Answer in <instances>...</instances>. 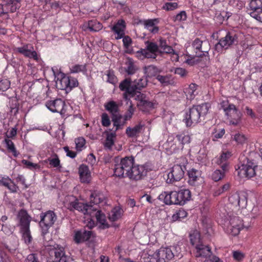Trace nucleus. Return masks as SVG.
Here are the masks:
<instances>
[{
    "mask_svg": "<svg viewBox=\"0 0 262 262\" xmlns=\"http://www.w3.org/2000/svg\"><path fill=\"white\" fill-rule=\"evenodd\" d=\"M209 108V104L203 103L201 105L193 106L189 112L186 113L184 121L187 126L194 125L199 122L202 118L207 114Z\"/></svg>",
    "mask_w": 262,
    "mask_h": 262,
    "instance_id": "nucleus-1",
    "label": "nucleus"
},
{
    "mask_svg": "<svg viewBox=\"0 0 262 262\" xmlns=\"http://www.w3.org/2000/svg\"><path fill=\"white\" fill-rule=\"evenodd\" d=\"M241 165L238 166L237 174L241 178H251L256 175L257 165L253 160H250L244 156L239 158Z\"/></svg>",
    "mask_w": 262,
    "mask_h": 262,
    "instance_id": "nucleus-2",
    "label": "nucleus"
},
{
    "mask_svg": "<svg viewBox=\"0 0 262 262\" xmlns=\"http://www.w3.org/2000/svg\"><path fill=\"white\" fill-rule=\"evenodd\" d=\"M116 162L119 163L115 165L114 174L119 178L128 177L134 167V158L132 156L125 157L120 159L117 158Z\"/></svg>",
    "mask_w": 262,
    "mask_h": 262,
    "instance_id": "nucleus-3",
    "label": "nucleus"
},
{
    "mask_svg": "<svg viewBox=\"0 0 262 262\" xmlns=\"http://www.w3.org/2000/svg\"><path fill=\"white\" fill-rule=\"evenodd\" d=\"M17 218L19 221L20 230L25 243L30 244L32 241V236L29 229L30 217L26 210L21 209L18 213Z\"/></svg>",
    "mask_w": 262,
    "mask_h": 262,
    "instance_id": "nucleus-4",
    "label": "nucleus"
},
{
    "mask_svg": "<svg viewBox=\"0 0 262 262\" xmlns=\"http://www.w3.org/2000/svg\"><path fill=\"white\" fill-rule=\"evenodd\" d=\"M56 220L57 216L53 211L49 210L40 214L39 225L42 229L43 238L45 234L48 233L49 229L53 225Z\"/></svg>",
    "mask_w": 262,
    "mask_h": 262,
    "instance_id": "nucleus-5",
    "label": "nucleus"
},
{
    "mask_svg": "<svg viewBox=\"0 0 262 262\" xmlns=\"http://www.w3.org/2000/svg\"><path fill=\"white\" fill-rule=\"evenodd\" d=\"M104 106L106 110L112 114V121L114 123V125L116 126L115 131H116L120 126L124 124V122H121L122 117L119 112V106L116 102L111 101L106 103Z\"/></svg>",
    "mask_w": 262,
    "mask_h": 262,
    "instance_id": "nucleus-6",
    "label": "nucleus"
},
{
    "mask_svg": "<svg viewBox=\"0 0 262 262\" xmlns=\"http://www.w3.org/2000/svg\"><path fill=\"white\" fill-rule=\"evenodd\" d=\"M60 78L56 81V85L61 90H66L67 92L78 86V82L77 79L66 75L64 73L60 74Z\"/></svg>",
    "mask_w": 262,
    "mask_h": 262,
    "instance_id": "nucleus-7",
    "label": "nucleus"
},
{
    "mask_svg": "<svg viewBox=\"0 0 262 262\" xmlns=\"http://www.w3.org/2000/svg\"><path fill=\"white\" fill-rule=\"evenodd\" d=\"M223 110L227 116L230 124L238 125L241 122L242 113L233 104H229L227 107L223 106Z\"/></svg>",
    "mask_w": 262,
    "mask_h": 262,
    "instance_id": "nucleus-8",
    "label": "nucleus"
},
{
    "mask_svg": "<svg viewBox=\"0 0 262 262\" xmlns=\"http://www.w3.org/2000/svg\"><path fill=\"white\" fill-rule=\"evenodd\" d=\"M48 250L50 255L52 257V262H68V258L62 247L58 245L49 246Z\"/></svg>",
    "mask_w": 262,
    "mask_h": 262,
    "instance_id": "nucleus-9",
    "label": "nucleus"
},
{
    "mask_svg": "<svg viewBox=\"0 0 262 262\" xmlns=\"http://www.w3.org/2000/svg\"><path fill=\"white\" fill-rule=\"evenodd\" d=\"M185 169L184 165H174L171 170L167 174L166 182L167 183H173L181 180L184 176V170Z\"/></svg>",
    "mask_w": 262,
    "mask_h": 262,
    "instance_id": "nucleus-10",
    "label": "nucleus"
},
{
    "mask_svg": "<svg viewBox=\"0 0 262 262\" xmlns=\"http://www.w3.org/2000/svg\"><path fill=\"white\" fill-rule=\"evenodd\" d=\"M229 201L235 209L245 208L247 204V195L244 192H235L229 198Z\"/></svg>",
    "mask_w": 262,
    "mask_h": 262,
    "instance_id": "nucleus-11",
    "label": "nucleus"
},
{
    "mask_svg": "<svg viewBox=\"0 0 262 262\" xmlns=\"http://www.w3.org/2000/svg\"><path fill=\"white\" fill-rule=\"evenodd\" d=\"M227 224L228 231L233 236L238 235L244 227L243 221L237 216H230Z\"/></svg>",
    "mask_w": 262,
    "mask_h": 262,
    "instance_id": "nucleus-12",
    "label": "nucleus"
},
{
    "mask_svg": "<svg viewBox=\"0 0 262 262\" xmlns=\"http://www.w3.org/2000/svg\"><path fill=\"white\" fill-rule=\"evenodd\" d=\"M135 99L138 101L137 106L139 110L144 113H147L155 107V103L148 100L146 95L141 92H138Z\"/></svg>",
    "mask_w": 262,
    "mask_h": 262,
    "instance_id": "nucleus-13",
    "label": "nucleus"
},
{
    "mask_svg": "<svg viewBox=\"0 0 262 262\" xmlns=\"http://www.w3.org/2000/svg\"><path fill=\"white\" fill-rule=\"evenodd\" d=\"M237 35L234 33L228 32L225 36L220 39L218 43L215 45V48H217L220 45L222 48L227 49L231 46L237 44Z\"/></svg>",
    "mask_w": 262,
    "mask_h": 262,
    "instance_id": "nucleus-14",
    "label": "nucleus"
},
{
    "mask_svg": "<svg viewBox=\"0 0 262 262\" xmlns=\"http://www.w3.org/2000/svg\"><path fill=\"white\" fill-rule=\"evenodd\" d=\"M174 205H184L189 201L191 197V193L188 189H183L179 191H174Z\"/></svg>",
    "mask_w": 262,
    "mask_h": 262,
    "instance_id": "nucleus-15",
    "label": "nucleus"
},
{
    "mask_svg": "<svg viewBox=\"0 0 262 262\" xmlns=\"http://www.w3.org/2000/svg\"><path fill=\"white\" fill-rule=\"evenodd\" d=\"M147 172V169L144 165H138L134 166L128 177L133 180L139 181L145 178Z\"/></svg>",
    "mask_w": 262,
    "mask_h": 262,
    "instance_id": "nucleus-16",
    "label": "nucleus"
},
{
    "mask_svg": "<svg viewBox=\"0 0 262 262\" xmlns=\"http://www.w3.org/2000/svg\"><path fill=\"white\" fill-rule=\"evenodd\" d=\"M154 256H158L159 258L153 262H168L173 258L174 254L170 248L161 247L154 253Z\"/></svg>",
    "mask_w": 262,
    "mask_h": 262,
    "instance_id": "nucleus-17",
    "label": "nucleus"
},
{
    "mask_svg": "<svg viewBox=\"0 0 262 262\" xmlns=\"http://www.w3.org/2000/svg\"><path fill=\"white\" fill-rule=\"evenodd\" d=\"M46 106L52 112L64 114V106L65 102L61 99H56L46 102Z\"/></svg>",
    "mask_w": 262,
    "mask_h": 262,
    "instance_id": "nucleus-18",
    "label": "nucleus"
},
{
    "mask_svg": "<svg viewBox=\"0 0 262 262\" xmlns=\"http://www.w3.org/2000/svg\"><path fill=\"white\" fill-rule=\"evenodd\" d=\"M16 50L17 52L23 54L26 57L33 58L36 61L38 60L36 52L34 50L33 47L30 44L24 45L21 47L17 48Z\"/></svg>",
    "mask_w": 262,
    "mask_h": 262,
    "instance_id": "nucleus-19",
    "label": "nucleus"
},
{
    "mask_svg": "<svg viewBox=\"0 0 262 262\" xmlns=\"http://www.w3.org/2000/svg\"><path fill=\"white\" fill-rule=\"evenodd\" d=\"M130 78H126L123 80L119 84V88L122 91H125L124 94V98L127 100V94L130 95L132 97L135 96L133 84H131Z\"/></svg>",
    "mask_w": 262,
    "mask_h": 262,
    "instance_id": "nucleus-20",
    "label": "nucleus"
},
{
    "mask_svg": "<svg viewBox=\"0 0 262 262\" xmlns=\"http://www.w3.org/2000/svg\"><path fill=\"white\" fill-rule=\"evenodd\" d=\"M196 250L195 257H204L208 258L212 254L211 248L208 245H205L202 243L200 245L195 248Z\"/></svg>",
    "mask_w": 262,
    "mask_h": 262,
    "instance_id": "nucleus-21",
    "label": "nucleus"
},
{
    "mask_svg": "<svg viewBox=\"0 0 262 262\" xmlns=\"http://www.w3.org/2000/svg\"><path fill=\"white\" fill-rule=\"evenodd\" d=\"M92 233L91 231L81 229L76 232L74 236V241L77 244L88 241L90 238Z\"/></svg>",
    "mask_w": 262,
    "mask_h": 262,
    "instance_id": "nucleus-22",
    "label": "nucleus"
},
{
    "mask_svg": "<svg viewBox=\"0 0 262 262\" xmlns=\"http://www.w3.org/2000/svg\"><path fill=\"white\" fill-rule=\"evenodd\" d=\"M3 6L5 15L8 14L9 13L15 12L20 7L19 0H10L6 3L3 4Z\"/></svg>",
    "mask_w": 262,
    "mask_h": 262,
    "instance_id": "nucleus-23",
    "label": "nucleus"
},
{
    "mask_svg": "<svg viewBox=\"0 0 262 262\" xmlns=\"http://www.w3.org/2000/svg\"><path fill=\"white\" fill-rule=\"evenodd\" d=\"M79 174L82 183H89L91 180V172L88 166L81 165L79 168Z\"/></svg>",
    "mask_w": 262,
    "mask_h": 262,
    "instance_id": "nucleus-24",
    "label": "nucleus"
},
{
    "mask_svg": "<svg viewBox=\"0 0 262 262\" xmlns=\"http://www.w3.org/2000/svg\"><path fill=\"white\" fill-rule=\"evenodd\" d=\"M144 127V124L139 122L133 127H127L125 132L126 134L130 138L137 137L142 132Z\"/></svg>",
    "mask_w": 262,
    "mask_h": 262,
    "instance_id": "nucleus-25",
    "label": "nucleus"
},
{
    "mask_svg": "<svg viewBox=\"0 0 262 262\" xmlns=\"http://www.w3.org/2000/svg\"><path fill=\"white\" fill-rule=\"evenodd\" d=\"M158 46L159 49L160 54L163 53L176 54L172 47L168 45L166 40L162 38L159 39Z\"/></svg>",
    "mask_w": 262,
    "mask_h": 262,
    "instance_id": "nucleus-26",
    "label": "nucleus"
},
{
    "mask_svg": "<svg viewBox=\"0 0 262 262\" xmlns=\"http://www.w3.org/2000/svg\"><path fill=\"white\" fill-rule=\"evenodd\" d=\"M125 27V21L122 19L119 20L117 23L113 27L112 30L117 34V36L115 37L116 39L123 37Z\"/></svg>",
    "mask_w": 262,
    "mask_h": 262,
    "instance_id": "nucleus-27",
    "label": "nucleus"
},
{
    "mask_svg": "<svg viewBox=\"0 0 262 262\" xmlns=\"http://www.w3.org/2000/svg\"><path fill=\"white\" fill-rule=\"evenodd\" d=\"M155 22H158L157 19L139 21V23L143 24L145 28L153 34L157 33L159 31V28L155 26Z\"/></svg>",
    "mask_w": 262,
    "mask_h": 262,
    "instance_id": "nucleus-28",
    "label": "nucleus"
},
{
    "mask_svg": "<svg viewBox=\"0 0 262 262\" xmlns=\"http://www.w3.org/2000/svg\"><path fill=\"white\" fill-rule=\"evenodd\" d=\"M201 174V172L194 168H191L188 170V183L192 186H195Z\"/></svg>",
    "mask_w": 262,
    "mask_h": 262,
    "instance_id": "nucleus-29",
    "label": "nucleus"
},
{
    "mask_svg": "<svg viewBox=\"0 0 262 262\" xmlns=\"http://www.w3.org/2000/svg\"><path fill=\"white\" fill-rule=\"evenodd\" d=\"M172 195H174V191H170L169 192L164 191L159 195L158 199L163 201L166 205H174V199Z\"/></svg>",
    "mask_w": 262,
    "mask_h": 262,
    "instance_id": "nucleus-30",
    "label": "nucleus"
},
{
    "mask_svg": "<svg viewBox=\"0 0 262 262\" xmlns=\"http://www.w3.org/2000/svg\"><path fill=\"white\" fill-rule=\"evenodd\" d=\"M137 57L140 60H144L145 58L156 59L158 54L145 49H141L136 53Z\"/></svg>",
    "mask_w": 262,
    "mask_h": 262,
    "instance_id": "nucleus-31",
    "label": "nucleus"
},
{
    "mask_svg": "<svg viewBox=\"0 0 262 262\" xmlns=\"http://www.w3.org/2000/svg\"><path fill=\"white\" fill-rule=\"evenodd\" d=\"M222 170L216 169L212 174V179L214 181H218L223 179L225 173L228 170V165L226 163L221 165Z\"/></svg>",
    "mask_w": 262,
    "mask_h": 262,
    "instance_id": "nucleus-32",
    "label": "nucleus"
},
{
    "mask_svg": "<svg viewBox=\"0 0 262 262\" xmlns=\"http://www.w3.org/2000/svg\"><path fill=\"white\" fill-rule=\"evenodd\" d=\"M147 84V80L146 78H141L136 79L133 82V86L134 89V95L137 96L138 94V90H141L142 88L146 86Z\"/></svg>",
    "mask_w": 262,
    "mask_h": 262,
    "instance_id": "nucleus-33",
    "label": "nucleus"
},
{
    "mask_svg": "<svg viewBox=\"0 0 262 262\" xmlns=\"http://www.w3.org/2000/svg\"><path fill=\"white\" fill-rule=\"evenodd\" d=\"M177 140L179 143V148L183 149L184 145L188 144L190 142V137L188 135L184 134H178L176 136Z\"/></svg>",
    "mask_w": 262,
    "mask_h": 262,
    "instance_id": "nucleus-34",
    "label": "nucleus"
},
{
    "mask_svg": "<svg viewBox=\"0 0 262 262\" xmlns=\"http://www.w3.org/2000/svg\"><path fill=\"white\" fill-rule=\"evenodd\" d=\"M143 70L146 76L148 77H157L161 71L156 66L154 65L146 66L144 67Z\"/></svg>",
    "mask_w": 262,
    "mask_h": 262,
    "instance_id": "nucleus-35",
    "label": "nucleus"
},
{
    "mask_svg": "<svg viewBox=\"0 0 262 262\" xmlns=\"http://www.w3.org/2000/svg\"><path fill=\"white\" fill-rule=\"evenodd\" d=\"M72 198H73L74 201L69 203V209L71 210L76 209L83 213V210H84V207H86L85 204L79 202L78 200L73 196H72Z\"/></svg>",
    "mask_w": 262,
    "mask_h": 262,
    "instance_id": "nucleus-36",
    "label": "nucleus"
},
{
    "mask_svg": "<svg viewBox=\"0 0 262 262\" xmlns=\"http://www.w3.org/2000/svg\"><path fill=\"white\" fill-rule=\"evenodd\" d=\"M125 64L126 67L124 68V70L128 75L134 74L138 70L137 66L131 59H128Z\"/></svg>",
    "mask_w": 262,
    "mask_h": 262,
    "instance_id": "nucleus-37",
    "label": "nucleus"
},
{
    "mask_svg": "<svg viewBox=\"0 0 262 262\" xmlns=\"http://www.w3.org/2000/svg\"><path fill=\"white\" fill-rule=\"evenodd\" d=\"M190 241L192 245L196 248L198 245L199 246L203 243L200 237V234L198 231H194L190 234Z\"/></svg>",
    "mask_w": 262,
    "mask_h": 262,
    "instance_id": "nucleus-38",
    "label": "nucleus"
},
{
    "mask_svg": "<svg viewBox=\"0 0 262 262\" xmlns=\"http://www.w3.org/2000/svg\"><path fill=\"white\" fill-rule=\"evenodd\" d=\"M156 79L164 86L171 84L173 83V79L170 75H158Z\"/></svg>",
    "mask_w": 262,
    "mask_h": 262,
    "instance_id": "nucleus-39",
    "label": "nucleus"
},
{
    "mask_svg": "<svg viewBox=\"0 0 262 262\" xmlns=\"http://www.w3.org/2000/svg\"><path fill=\"white\" fill-rule=\"evenodd\" d=\"M91 201H93L94 204L95 205L102 203L105 200V196L100 192L94 191L91 194Z\"/></svg>",
    "mask_w": 262,
    "mask_h": 262,
    "instance_id": "nucleus-40",
    "label": "nucleus"
},
{
    "mask_svg": "<svg viewBox=\"0 0 262 262\" xmlns=\"http://www.w3.org/2000/svg\"><path fill=\"white\" fill-rule=\"evenodd\" d=\"M249 7L252 11L250 13L251 16V14L262 9V2L260 0H251L249 4Z\"/></svg>",
    "mask_w": 262,
    "mask_h": 262,
    "instance_id": "nucleus-41",
    "label": "nucleus"
},
{
    "mask_svg": "<svg viewBox=\"0 0 262 262\" xmlns=\"http://www.w3.org/2000/svg\"><path fill=\"white\" fill-rule=\"evenodd\" d=\"M84 26L91 31L95 32L100 30L102 28V24L96 20H90Z\"/></svg>",
    "mask_w": 262,
    "mask_h": 262,
    "instance_id": "nucleus-42",
    "label": "nucleus"
},
{
    "mask_svg": "<svg viewBox=\"0 0 262 262\" xmlns=\"http://www.w3.org/2000/svg\"><path fill=\"white\" fill-rule=\"evenodd\" d=\"M121 215V210L118 207L114 208L108 215V219L110 221L114 222L118 220Z\"/></svg>",
    "mask_w": 262,
    "mask_h": 262,
    "instance_id": "nucleus-43",
    "label": "nucleus"
},
{
    "mask_svg": "<svg viewBox=\"0 0 262 262\" xmlns=\"http://www.w3.org/2000/svg\"><path fill=\"white\" fill-rule=\"evenodd\" d=\"M210 49V47L209 42L206 40L203 41L202 48L199 51L200 53H198V51H196V54H198V57H202L203 56H206V54H208Z\"/></svg>",
    "mask_w": 262,
    "mask_h": 262,
    "instance_id": "nucleus-44",
    "label": "nucleus"
},
{
    "mask_svg": "<svg viewBox=\"0 0 262 262\" xmlns=\"http://www.w3.org/2000/svg\"><path fill=\"white\" fill-rule=\"evenodd\" d=\"M127 104L129 105V107L127 111L126 114L124 116V121L123 122H124V124L125 123V121L126 120H129L132 118L135 111L134 105L129 99L127 100Z\"/></svg>",
    "mask_w": 262,
    "mask_h": 262,
    "instance_id": "nucleus-45",
    "label": "nucleus"
},
{
    "mask_svg": "<svg viewBox=\"0 0 262 262\" xmlns=\"http://www.w3.org/2000/svg\"><path fill=\"white\" fill-rule=\"evenodd\" d=\"M85 205L86 207H84V210H83V213L84 214L90 215L91 217H94L95 213L98 210L97 208L91 205L85 204Z\"/></svg>",
    "mask_w": 262,
    "mask_h": 262,
    "instance_id": "nucleus-46",
    "label": "nucleus"
},
{
    "mask_svg": "<svg viewBox=\"0 0 262 262\" xmlns=\"http://www.w3.org/2000/svg\"><path fill=\"white\" fill-rule=\"evenodd\" d=\"M146 47L145 49L152 52L153 53H155L156 54L159 53V49L158 44L154 42L147 41L146 42Z\"/></svg>",
    "mask_w": 262,
    "mask_h": 262,
    "instance_id": "nucleus-47",
    "label": "nucleus"
},
{
    "mask_svg": "<svg viewBox=\"0 0 262 262\" xmlns=\"http://www.w3.org/2000/svg\"><path fill=\"white\" fill-rule=\"evenodd\" d=\"M5 142L6 144L7 149L13 154V155L14 157H16L18 154L17 152L13 142L8 138L5 139Z\"/></svg>",
    "mask_w": 262,
    "mask_h": 262,
    "instance_id": "nucleus-48",
    "label": "nucleus"
},
{
    "mask_svg": "<svg viewBox=\"0 0 262 262\" xmlns=\"http://www.w3.org/2000/svg\"><path fill=\"white\" fill-rule=\"evenodd\" d=\"M48 160L49 164L53 167H61L60 161L56 154H54L52 157L49 158Z\"/></svg>",
    "mask_w": 262,
    "mask_h": 262,
    "instance_id": "nucleus-49",
    "label": "nucleus"
},
{
    "mask_svg": "<svg viewBox=\"0 0 262 262\" xmlns=\"http://www.w3.org/2000/svg\"><path fill=\"white\" fill-rule=\"evenodd\" d=\"M70 71L73 73L86 72V64H75L70 68Z\"/></svg>",
    "mask_w": 262,
    "mask_h": 262,
    "instance_id": "nucleus-50",
    "label": "nucleus"
},
{
    "mask_svg": "<svg viewBox=\"0 0 262 262\" xmlns=\"http://www.w3.org/2000/svg\"><path fill=\"white\" fill-rule=\"evenodd\" d=\"M116 137L115 133H111L107 135L105 140V146L110 148L114 144V139Z\"/></svg>",
    "mask_w": 262,
    "mask_h": 262,
    "instance_id": "nucleus-51",
    "label": "nucleus"
},
{
    "mask_svg": "<svg viewBox=\"0 0 262 262\" xmlns=\"http://www.w3.org/2000/svg\"><path fill=\"white\" fill-rule=\"evenodd\" d=\"M230 154L229 152H223L221 154L220 157L216 160V163L218 165H223V164L226 163V160L230 157Z\"/></svg>",
    "mask_w": 262,
    "mask_h": 262,
    "instance_id": "nucleus-52",
    "label": "nucleus"
},
{
    "mask_svg": "<svg viewBox=\"0 0 262 262\" xmlns=\"http://www.w3.org/2000/svg\"><path fill=\"white\" fill-rule=\"evenodd\" d=\"M98 222L101 224L104 225L106 222L105 216L104 214L101 213L100 210H98L95 213V216Z\"/></svg>",
    "mask_w": 262,
    "mask_h": 262,
    "instance_id": "nucleus-53",
    "label": "nucleus"
},
{
    "mask_svg": "<svg viewBox=\"0 0 262 262\" xmlns=\"http://www.w3.org/2000/svg\"><path fill=\"white\" fill-rule=\"evenodd\" d=\"M178 7L176 2L166 3L162 7V9L166 11H172L177 9Z\"/></svg>",
    "mask_w": 262,
    "mask_h": 262,
    "instance_id": "nucleus-54",
    "label": "nucleus"
},
{
    "mask_svg": "<svg viewBox=\"0 0 262 262\" xmlns=\"http://www.w3.org/2000/svg\"><path fill=\"white\" fill-rule=\"evenodd\" d=\"M225 133V130L224 128L219 129L217 128H214V132H213V140H215V139H220L222 138L223 135Z\"/></svg>",
    "mask_w": 262,
    "mask_h": 262,
    "instance_id": "nucleus-55",
    "label": "nucleus"
},
{
    "mask_svg": "<svg viewBox=\"0 0 262 262\" xmlns=\"http://www.w3.org/2000/svg\"><path fill=\"white\" fill-rule=\"evenodd\" d=\"M229 188H230V184L229 183L225 184V185H223L221 187L218 188L217 190H216L214 191V195L218 196V195L222 194L223 192L229 190Z\"/></svg>",
    "mask_w": 262,
    "mask_h": 262,
    "instance_id": "nucleus-56",
    "label": "nucleus"
},
{
    "mask_svg": "<svg viewBox=\"0 0 262 262\" xmlns=\"http://www.w3.org/2000/svg\"><path fill=\"white\" fill-rule=\"evenodd\" d=\"M187 215V213L183 209L179 210L176 214H173L172 218L173 220L181 219L185 217Z\"/></svg>",
    "mask_w": 262,
    "mask_h": 262,
    "instance_id": "nucleus-57",
    "label": "nucleus"
},
{
    "mask_svg": "<svg viewBox=\"0 0 262 262\" xmlns=\"http://www.w3.org/2000/svg\"><path fill=\"white\" fill-rule=\"evenodd\" d=\"M10 86V82L7 79H4L0 81V90L4 92L8 90Z\"/></svg>",
    "mask_w": 262,
    "mask_h": 262,
    "instance_id": "nucleus-58",
    "label": "nucleus"
},
{
    "mask_svg": "<svg viewBox=\"0 0 262 262\" xmlns=\"http://www.w3.org/2000/svg\"><path fill=\"white\" fill-rule=\"evenodd\" d=\"M85 139L83 138H78L75 140L76 148L77 150H81L82 147L85 144Z\"/></svg>",
    "mask_w": 262,
    "mask_h": 262,
    "instance_id": "nucleus-59",
    "label": "nucleus"
},
{
    "mask_svg": "<svg viewBox=\"0 0 262 262\" xmlns=\"http://www.w3.org/2000/svg\"><path fill=\"white\" fill-rule=\"evenodd\" d=\"M22 163L31 169H37L40 168V166L38 164L33 163L26 160H23L22 161Z\"/></svg>",
    "mask_w": 262,
    "mask_h": 262,
    "instance_id": "nucleus-60",
    "label": "nucleus"
},
{
    "mask_svg": "<svg viewBox=\"0 0 262 262\" xmlns=\"http://www.w3.org/2000/svg\"><path fill=\"white\" fill-rule=\"evenodd\" d=\"M102 125L104 126L107 127L111 124V121L108 116L106 113H103L102 115Z\"/></svg>",
    "mask_w": 262,
    "mask_h": 262,
    "instance_id": "nucleus-61",
    "label": "nucleus"
},
{
    "mask_svg": "<svg viewBox=\"0 0 262 262\" xmlns=\"http://www.w3.org/2000/svg\"><path fill=\"white\" fill-rule=\"evenodd\" d=\"M187 18V15L186 12L185 11H181L179 13H178L174 18V21H181L183 20H185Z\"/></svg>",
    "mask_w": 262,
    "mask_h": 262,
    "instance_id": "nucleus-62",
    "label": "nucleus"
},
{
    "mask_svg": "<svg viewBox=\"0 0 262 262\" xmlns=\"http://www.w3.org/2000/svg\"><path fill=\"white\" fill-rule=\"evenodd\" d=\"M234 139L238 143L243 144L246 138L244 135L238 133L235 135Z\"/></svg>",
    "mask_w": 262,
    "mask_h": 262,
    "instance_id": "nucleus-63",
    "label": "nucleus"
},
{
    "mask_svg": "<svg viewBox=\"0 0 262 262\" xmlns=\"http://www.w3.org/2000/svg\"><path fill=\"white\" fill-rule=\"evenodd\" d=\"M251 17H253L259 22L262 23V8L258 11L251 14Z\"/></svg>",
    "mask_w": 262,
    "mask_h": 262,
    "instance_id": "nucleus-64",
    "label": "nucleus"
}]
</instances>
